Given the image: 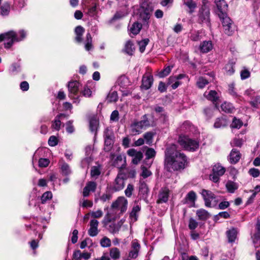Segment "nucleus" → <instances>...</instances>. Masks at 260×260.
<instances>
[{
  "label": "nucleus",
  "mask_w": 260,
  "mask_h": 260,
  "mask_svg": "<svg viewBox=\"0 0 260 260\" xmlns=\"http://www.w3.org/2000/svg\"><path fill=\"white\" fill-rule=\"evenodd\" d=\"M188 158L186 155L177 150V146L172 144L167 147L165 152V168L172 172L181 171L188 165Z\"/></svg>",
  "instance_id": "nucleus-1"
},
{
  "label": "nucleus",
  "mask_w": 260,
  "mask_h": 260,
  "mask_svg": "<svg viewBox=\"0 0 260 260\" xmlns=\"http://www.w3.org/2000/svg\"><path fill=\"white\" fill-rule=\"evenodd\" d=\"M151 125L146 115H144L140 121L134 120L130 125V133L132 135H139L142 129Z\"/></svg>",
  "instance_id": "nucleus-2"
},
{
  "label": "nucleus",
  "mask_w": 260,
  "mask_h": 260,
  "mask_svg": "<svg viewBox=\"0 0 260 260\" xmlns=\"http://www.w3.org/2000/svg\"><path fill=\"white\" fill-rule=\"evenodd\" d=\"M178 142L182 147L188 151H194L199 147V141L187 136H180Z\"/></svg>",
  "instance_id": "nucleus-3"
},
{
  "label": "nucleus",
  "mask_w": 260,
  "mask_h": 260,
  "mask_svg": "<svg viewBox=\"0 0 260 260\" xmlns=\"http://www.w3.org/2000/svg\"><path fill=\"white\" fill-rule=\"evenodd\" d=\"M80 83L77 81H72L68 83L69 97L73 101V103L79 104L80 95L79 92Z\"/></svg>",
  "instance_id": "nucleus-4"
},
{
  "label": "nucleus",
  "mask_w": 260,
  "mask_h": 260,
  "mask_svg": "<svg viewBox=\"0 0 260 260\" xmlns=\"http://www.w3.org/2000/svg\"><path fill=\"white\" fill-rule=\"evenodd\" d=\"M5 41L4 46L6 48H10L15 42H20L16 33L14 31H9L0 35V42Z\"/></svg>",
  "instance_id": "nucleus-5"
},
{
  "label": "nucleus",
  "mask_w": 260,
  "mask_h": 260,
  "mask_svg": "<svg viewBox=\"0 0 260 260\" xmlns=\"http://www.w3.org/2000/svg\"><path fill=\"white\" fill-rule=\"evenodd\" d=\"M127 200L124 197H119L112 204L111 208L120 211L119 214H123L127 210Z\"/></svg>",
  "instance_id": "nucleus-6"
},
{
  "label": "nucleus",
  "mask_w": 260,
  "mask_h": 260,
  "mask_svg": "<svg viewBox=\"0 0 260 260\" xmlns=\"http://www.w3.org/2000/svg\"><path fill=\"white\" fill-rule=\"evenodd\" d=\"M225 172V169L219 164L215 165L213 167L212 173L210 175V179L215 183L219 181L220 177Z\"/></svg>",
  "instance_id": "nucleus-7"
},
{
  "label": "nucleus",
  "mask_w": 260,
  "mask_h": 260,
  "mask_svg": "<svg viewBox=\"0 0 260 260\" xmlns=\"http://www.w3.org/2000/svg\"><path fill=\"white\" fill-rule=\"evenodd\" d=\"M199 21L208 26L210 25V10L205 5L202 6L199 10Z\"/></svg>",
  "instance_id": "nucleus-8"
},
{
  "label": "nucleus",
  "mask_w": 260,
  "mask_h": 260,
  "mask_svg": "<svg viewBox=\"0 0 260 260\" xmlns=\"http://www.w3.org/2000/svg\"><path fill=\"white\" fill-rule=\"evenodd\" d=\"M105 136V146L104 150L105 151H109L114 143V136L110 129L107 128L104 132Z\"/></svg>",
  "instance_id": "nucleus-9"
},
{
  "label": "nucleus",
  "mask_w": 260,
  "mask_h": 260,
  "mask_svg": "<svg viewBox=\"0 0 260 260\" xmlns=\"http://www.w3.org/2000/svg\"><path fill=\"white\" fill-rule=\"evenodd\" d=\"M214 3L217 9V13L218 16H225L227 14L228 5L224 0H215Z\"/></svg>",
  "instance_id": "nucleus-10"
},
{
  "label": "nucleus",
  "mask_w": 260,
  "mask_h": 260,
  "mask_svg": "<svg viewBox=\"0 0 260 260\" xmlns=\"http://www.w3.org/2000/svg\"><path fill=\"white\" fill-rule=\"evenodd\" d=\"M140 247V244L139 243L138 240H133L131 243V249L128 253V257L136 258L138 256Z\"/></svg>",
  "instance_id": "nucleus-11"
},
{
  "label": "nucleus",
  "mask_w": 260,
  "mask_h": 260,
  "mask_svg": "<svg viewBox=\"0 0 260 260\" xmlns=\"http://www.w3.org/2000/svg\"><path fill=\"white\" fill-rule=\"evenodd\" d=\"M153 82V76L149 73H146L143 77L141 88L147 90L151 87Z\"/></svg>",
  "instance_id": "nucleus-12"
},
{
  "label": "nucleus",
  "mask_w": 260,
  "mask_h": 260,
  "mask_svg": "<svg viewBox=\"0 0 260 260\" xmlns=\"http://www.w3.org/2000/svg\"><path fill=\"white\" fill-rule=\"evenodd\" d=\"M125 185L123 175L119 173L115 179L113 183V189L115 191H119L122 189Z\"/></svg>",
  "instance_id": "nucleus-13"
},
{
  "label": "nucleus",
  "mask_w": 260,
  "mask_h": 260,
  "mask_svg": "<svg viewBox=\"0 0 260 260\" xmlns=\"http://www.w3.org/2000/svg\"><path fill=\"white\" fill-rule=\"evenodd\" d=\"M170 190L168 188H162L158 195V199L156 201L158 204L166 203L169 199Z\"/></svg>",
  "instance_id": "nucleus-14"
},
{
  "label": "nucleus",
  "mask_w": 260,
  "mask_h": 260,
  "mask_svg": "<svg viewBox=\"0 0 260 260\" xmlns=\"http://www.w3.org/2000/svg\"><path fill=\"white\" fill-rule=\"evenodd\" d=\"M201 194L205 201V206H211L210 201L215 199V194L212 191L206 189H203Z\"/></svg>",
  "instance_id": "nucleus-15"
},
{
  "label": "nucleus",
  "mask_w": 260,
  "mask_h": 260,
  "mask_svg": "<svg viewBox=\"0 0 260 260\" xmlns=\"http://www.w3.org/2000/svg\"><path fill=\"white\" fill-rule=\"evenodd\" d=\"M204 95L209 101L212 102V103L215 105V108H217V102L219 96L217 92L215 90H210L209 92L206 91Z\"/></svg>",
  "instance_id": "nucleus-16"
},
{
  "label": "nucleus",
  "mask_w": 260,
  "mask_h": 260,
  "mask_svg": "<svg viewBox=\"0 0 260 260\" xmlns=\"http://www.w3.org/2000/svg\"><path fill=\"white\" fill-rule=\"evenodd\" d=\"M99 222L96 219H92L90 221V228L88 231V234L91 237H94L98 234V226Z\"/></svg>",
  "instance_id": "nucleus-17"
},
{
  "label": "nucleus",
  "mask_w": 260,
  "mask_h": 260,
  "mask_svg": "<svg viewBox=\"0 0 260 260\" xmlns=\"http://www.w3.org/2000/svg\"><path fill=\"white\" fill-rule=\"evenodd\" d=\"M59 164L60 172L62 175L68 176L71 174L72 171L69 165L65 162L62 159L60 160Z\"/></svg>",
  "instance_id": "nucleus-18"
},
{
  "label": "nucleus",
  "mask_w": 260,
  "mask_h": 260,
  "mask_svg": "<svg viewBox=\"0 0 260 260\" xmlns=\"http://www.w3.org/2000/svg\"><path fill=\"white\" fill-rule=\"evenodd\" d=\"M238 230L236 228H232L226 232V235L230 243H233L237 237Z\"/></svg>",
  "instance_id": "nucleus-19"
},
{
  "label": "nucleus",
  "mask_w": 260,
  "mask_h": 260,
  "mask_svg": "<svg viewBox=\"0 0 260 260\" xmlns=\"http://www.w3.org/2000/svg\"><path fill=\"white\" fill-rule=\"evenodd\" d=\"M96 188V184L93 181L88 182L83 189V195L84 197L89 196L90 191L93 192Z\"/></svg>",
  "instance_id": "nucleus-20"
},
{
  "label": "nucleus",
  "mask_w": 260,
  "mask_h": 260,
  "mask_svg": "<svg viewBox=\"0 0 260 260\" xmlns=\"http://www.w3.org/2000/svg\"><path fill=\"white\" fill-rule=\"evenodd\" d=\"M241 158L240 152L236 149H233L229 155V161L231 164H236Z\"/></svg>",
  "instance_id": "nucleus-21"
},
{
  "label": "nucleus",
  "mask_w": 260,
  "mask_h": 260,
  "mask_svg": "<svg viewBox=\"0 0 260 260\" xmlns=\"http://www.w3.org/2000/svg\"><path fill=\"white\" fill-rule=\"evenodd\" d=\"M125 164V157L121 155H117L113 162V165L119 169L124 168Z\"/></svg>",
  "instance_id": "nucleus-22"
},
{
  "label": "nucleus",
  "mask_w": 260,
  "mask_h": 260,
  "mask_svg": "<svg viewBox=\"0 0 260 260\" xmlns=\"http://www.w3.org/2000/svg\"><path fill=\"white\" fill-rule=\"evenodd\" d=\"M196 214L198 217V219L201 220H206L210 217V213L204 209L197 210Z\"/></svg>",
  "instance_id": "nucleus-23"
},
{
  "label": "nucleus",
  "mask_w": 260,
  "mask_h": 260,
  "mask_svg": "<svg viewBox=\"0 0 260 260\" xmlns=\"http://www.w3.org/2000/svg\"><path fill=\"white\" fill-rule=\"evenodd\" d=\"M213 46L211 41H204L201 44L200 49L203 53H207L211 50Z\"/></svg>",
  "instance_id": "nucleus-24"
},
{
  "label": "nucleus",
  "mask_w": 260,
  "mask_h": 260,
  "mask_svg": "<svg viewBox=\"0 0 260 260\" xmlns=\"http://www.w3.org/2000/svg\"><path fill=\"white\" fill-rule=\"evenodd\" d=\"M141 210V208L139 205L134 206L130 213L129 217L133 222L137 220L138 213Z\"/></svg>",
  "instance_id": "nucleus-25"
},
{
  "label": "nucleus",
  "mask_w": 260,
  "mask_h": 260,
  "mask_svg": "<svg viewBox=\"0 0 260 260\" xmlns=\"http://www.w3.org/2000/svg\"><path fill=\"white\" fill-rule=\"evenodd\" d=\"M75 32L76 35V41L78 43H81L82 40V36L84 32V28L80 25L78 26L75 28Z\"/></svg>",
  "instance_id": "nucleus-26"
},
{
  "label": "nucleus",
  "mask_w": 260,
  "mask_h": 260,
  "mask_svg": "<svg viewBox=\"0 0 260 260\" xmlns=\"http://www.w3.org/2000/svg\"><path fill=\"white\" fill-rule=\"evenodd\" d=\"M109 254L113 259L117 260L120 257L121 252L118 248L112 247L110 249Z\"/></svg>",
  "instance_id": "nucleus-27"
},
{
  "label": "nucleus",
  "mask_w": 260,
  "mask_h": 260,
  "mask_svg": "<svg viewBox=\"0 0 260 260\" xmlns=\"http://www.w3.org/2000/svg\"><path fill=\"white\" fill-rule=\"evenodd\" d=\"M117 83L121 87L125 88L129 85V80L126 76H121L118 79Z\"/></svg>",
  "instance_id": "nucleus-28"
},
{
  "label": "nucleus",
  "mask_w": 260,
  "mask_h": 260,
  "mask_svg": "<svg viewBox=\"0 0 260 260\" xmlns=\"http://www.w3.org/2000/svg\"><path fill=\"white\" fill-rule=\"evenodd\" d=\"M142 28V25L141 23L138 22H135L133 24L132 26L129 28V31L131 34L134 35H137L140 31Z\"/></svg>",
  "instance_id": "nucleus-29"
},
{
  "label": "nucleus",
  "mask_w": 260,
  "mask_h": 260,
  "mask_svg": "<svg viewBox=\"0 0 260 260\" xmlns=\"http://www.w3.org/2000/svg\"><path fill=\"white\" fill-rule=\"evenodd\" d=\"M134 50L135 47L133 42L131 41H127L124 47L125 52L129 55H133Z\"/></svg>",
  "instance_id": "nucleus-30"
},
{
  "label": "nucleus",
  "mask_w": 260,
  "mask_h": 260,
  "mask_svg": "<svg viewBox=\"0 0 260 260\" xmlns=\"http://www.w3.org/2000/svg\"><path fill=\"white\" fill-rule=\"evenodd\" d=\"M0 13L3 16L9 14L10 10V6L8 3H5L3 5L0 4Z\"/></svg>",
  "instance_id": "nucleus-31"
},
{
  "label": "nucleus",
  "mask_w": 260,
  "mask_h": 260,
  "mask_svg": "<svg viewBox=\"0 0 260 260\" xmlns=\"http://www.w3.org/2000/svg\"><path fill=\"white\" fill-rule=\"evenodd\" d=\"M221 110L226 113H232L234 110V108L232 104L230 103L224 102L221 105Z\"/></svg>",
  "instance_id": "nucleus-32"
},
{
  "label": "nucleus",
  "mask_w": 260,
  "mask_h": 260,
  "mask_svg": "<svg viewBox=\"0 0 260 260\" xmlns=\"http://www.w3.org/2000/svg\"><path fill=\"white\" fill-rule=\"evenodd\" d=\"M183 4L189 8L190 13H192L197 7V4L192 0H184Z\"/></svg>",
  "instance_id": "nucleus-33"
},
{
  "label": "nucleus",
  "mask_w": 260,
  "mask_h": 260,
  "mask_svg": "<svg viewBox=\"0 0 260 260\" xmlns=\"http://www.w3.org/2000/svg\"><path fill=\"white\" fill-rule=\"evenodd\" d=\"M227 124L226 120L223 118H218L216 119L214 126L215 128H221L224 127Z\"/></svg>",
  "instance_id": "nucleus-34"
},
{
  "label": "nucleus",
  "mask_w": 260,
  "mask_h": 260,
  "mask_svg": "<svg viewBox=\"0 0 260 260\" xmlns=\"http://www.w3.org/2000/svg\"><path fill=\"white\" fill-rule=\"evenodd\" d=\"M99 125V122L95 119H91L89 122V128L91 132L94 133L95 134L96 133L98 127Z\"/></svg>",
  "instance_id": "nucleus-35"
},
{
  "label": "nucleus",
  "mask_w": 260,
  "mask_h": 260,
  "mask_svg": "<svg viewBox=\"0 0 260 260\" xmlns=\"http://www.w3.org/2000/svg\"><path fill=\"white\" fill-rule=\"evenodd\" d=\"M62 115H63L62 114H59L56 117L55 120H54V121L52 124V128L53 129H54L56 131H59L60 129V125H61V121L59 120V118Z\"/></svg>",
  "instance_id": "nucleus-36"
},
{
  "label": "nucleus",
  "mask_w": 260,
  "mask_h": 260,
  "mask_svg": "<svg viewBox=\"0 0 260 260\" xmlns=\"http://www.w3.org/2000/svg\"><path fill=\"white\" fill-rule=\"evenodd\" d=\"M52 198V193L51 191H46L44 192L41 198V203L43 204H45L48 201L50 200Z\"/></svg>",
  "instance_id": "nucleus-37"
},
{
  "label": "nucleus",
  "mask_w": 260,
  "mask_h": 260,
  "mask_svg": "<svg viewBox=\"0 0 260 260\" xmlns=\"http://www.w3.org/2000/svg\"><path fill=\"white\" fill-rule=\"evenodd\" d=\"M139 192L143 196H146L148 192V188L144 182H140L139 186Z\"/></svg>",
  "instance_id": "nucleus-38"
},
{
  "label": "nucleus",
  "mask_w": 260,
  "mask_h": 260,
  "mask_svg": "<svg viewBox=\"0 0 260 260\" xmlns=\"http://www.w3.org/2000/svg\"><path fill=\"white\" fill-rule=\"evenodd\" d=\"M226 187L229 192L234 193L235 191L238 188L237 184L232 181H229L226 184Z\"/></svg>",
  "instance_id": "nucleus-39"
},
{
  "label": "nucleus",
  "mask_w": 260,
  "mask_h": 260,
  "mask_svg": "<svg viewBox=\"0 0 260 260\" xmlns=\"http://www.w3.org/2000/svg\"><path fill=\"white\" fill-rule=\"evenodd\" d=\"M208 83L209 81L203 77L199 78L198 81H197V85L200 88H204Z\"/></svg>",
  "instance_id": "nucleus-40"
},
{
  "label": "nucleus",
  "mask_w": 260,
  "mask_h": 260,
  "mask_svg": "<svg viewBox=\"0 0 260 260\" xmlns=\"http://www.w3.org/2000/svg\"><path fill=\"white\" fill-rule=\"evenodd\" d=\"M197 196L196 193L193 191H189L185 197L186 202L188 201L192 203H194Z\"/></svg>",
  "instance_id": "nucleus-41"
},
{
  "label": "nucleus",
  "mask_w": 260,
  "mask_h": 260,
  "mask_svg": "<svg viewBox=\"0 0 260 260\" xmlns=\"http://www.w3.org/2000/svg\"><path fill=\"white\" fill-rule=\"evenodd\" d=\"M117 100L118 95L116 91L110 92L107 98V100L109 103L115 102Z\"/></svg>",
  "instance_id": "nucleus-42"
},
{
  "label": "nucleus",
  "mask_w": 260,
  "mask_h": 260,
  "mask_svg": "<svg viewBox=\"0 0 260 260\" xmlns=\"http://www.w3.org/2000/svg\"><path fill=\"white\" fill-rule=\"evenodd\" d=\"M86 50L89 51L92 48V38L90 33L86 35V40L85 45Z\"/></svg>",
  "instance_id": "nucleus-43"
},
{
  "label": "nucleus",
  "mask_w": 260,
  "mask_h": 260,
  "mask_svg": "<svg viewBox=\"0 0 260 260\" xmlns=\"http://www.w3.org/2000/svg\"><path fill=\"white\" fill-rule=\"evenodd\" d=\"M154 133L151 132H147L144 135V139L145 140L146 144L150 145L152 143V139Z\"/></svg>",
  "instance_id": "nucleus-44"
},
{
  "label": "nucleus",
  "mask_w": 260,
  "mask_h": 260,
  "mask_svg": "<svg viewBox=\"0 0 260 260\" xmlns=\"http://www.w3.org/2000/svg\"><path fill=\"white\" fill-rule=\"evenodd\" d=\"M172 66H168L165 68L163 70L159 72L158 75L160 78H163L167 76H168L169 73L171 72V71L172 69Z\"/></svg>",
  "instance_id": "nucleus-45"
},
{
  "label": "nucleus",
  "mask_w": 260,
  "mask_h": 260,
  "mask_svg": "<svg viewBox=\"0 0 260 260\" xmlns=\"http://www.w3.org/2000/svg\"><path fill=\"white\" fill-rule=\"evenodd\" d=\"M222 22V24L224 27V25H230L232 23V20L227 15V14H225V16L222 15L219 16Z\"/></svg>",
  "instance_id": "nucleus-46"
},
{
  "label": "nucleus",
  "mask_w": 260,
  "mask_h": 260,
  "mask_svg": "<svg viewBox=\"0 0 260 260\" xmlns=\"http://www.w3.org/2000/svg\"><path fill=\"white\" fill-rule=\"evenodd\" d=\"M253 243L255 248L258 247L260 246V234H254L252 237Z\"/></svg>",
  "instance_id": "nucleus-47"
},
{
  "label": "nucleus",
  "mask_w": 260,
  "mask_h": 260,
  "mask_svg": "<svg viewBox=\"0 0 260 260\" xmlns=\"http://www.w3.org/2000/svg\"><path fill=\"white\" fill-rule=\"evenodd\" d=\"M101 174V170L99 167L93 166L91 168L90 174L91 177L96 178Z\"/></svg>",
  "instance_id": "nucleus-48"
},
{
  "label": "nucleus",
  "mask_w": 260,
  "mask_h": 260,
  "mask_svg": "<svg viewBox=\"0 0 260 260\" xmlns=\"http://www.w3.org/2000/svg\"><path fill=\"white\" fill-rule=\"evenodd\" d=\"M149 40L148 39H145L140 42H139L138 44L139 46V50L141 52H143L145 50L146 46L148 44Z\"/></svg>",
  "instance_id": "nucleus-49"
},
{
  "label": "nucleus",
  "mask_w": 260,
  "mask_h": 260,
  "mask_svg": "<svg viewBox=\"0 0 260 260\" xmlns=\"http://www.w3.org/2000/svg\"><path fill=\"white\" fill-rule=\"evenodd\" d=\"M218 109L217 106V108H215V107L214 108L207 107L204 109V112L207 117H208V118H211L213 115L214 110L215 109Z\"/></svg>",
  "instance_id": "nucleus-50"
},
{
  "label": "nucleus",
  "mask_w": 260,
  "mask_h": 260,
  "mask_svg": "<svg viewBox=\"0 0 260 260\" xmlns=\"http://www.w3.org/2000/svg\"><path fill=\"white\" fill-rule=\"evenodd\" d=\"M134 190V185L132 184H128L124 191L125 196L128 198H130L132 195Z\"/></svg>",
  "instance_id": "nucleus-51"
},
{
  "label": "nucleus",
  "mask_w": 260,
  "mask_h": 260,
  "mask_svg": "<svg viewBox=\"0 0 260 260\" xmlns=\"http://www.w3.org/2000/svg\"><path fill=\"white\" fill-rule=\"evenodd\" d=\"M225 69L226 73L231 75L234 73V64L233 63L229 62L225 65Z\"/></svg>",
  "instance_id": "nucleus-52"
},
{
  "label": "nucleus",
  "mask_w": 260,
  "mask_h": 260,
  "mask_svg": "<svg viewBox=\"0 0 260 260\" xmlns=\"http://www.w3.org/2000/svg\"><path fill=\"white\" fill-rule=\"evenodd\" d=\"M156 152L154 149L152 148H148L146 151V159H150L154 157L155 156Z\"/></svg>",
  "instance_id": "nucleus-53"
},
{
  "label": "nucleus",
  "mask_w": 260,
  "mask_h": 260,
  "mask_svg": "<svg viewBox=\"0 0 260 260\" xmlns=\"http://www.w3.org/2000/svg\"><path fill=\"white\" fill-rule=\"evenodd\" d=\"M250 73L248 69L244 68L240 73V76L242 80H245L250 77Z\"/></svg>",
  "instance_id": "nucleus-54"
},
{
  "label": "nucleus",
  "mask_w": 260,
  "mask_h": 260,
  "mask_svg": "<svg viewBox=\"0 0 260 260\" xmlns=\"http://www.w3.org/2000/svg\"><path fill=\"white\" fill-rule=\"evenodd\" d=\"M112 198V194L109 191L103 193L100 198L101 201L103 202L108 201Z\"/></svg>",
  "instance_id": "nucleus-55"
},
{
  "label": "nucleus",
  "mask_w": 260,
  "mask_h": 260,
  "mask_svg": "<svg viewBox=\"0 0 260 260\" xmlns=\"http://www.w3.org/2000/svg\"><path fill=\"white\" fill-rule=\"evenodd\" d=\"M243 124L241 120L237 119L235 117L233 119L231 127L232 128H240Z\"/></svg>",
  "instance_id": "nucleus-56"
},
{
  "label": "nucleus",
  "mask_w": 260,
  "mask_h": 260,
  "mask_svg": "<svg viewBox=\"0 0 260 260\" xmlns=\"http://www.w3.org/2000/svg\"><path fill=\"white\" fill-rule=\"evenodd\" d=\"M233 23L230 25H224V31L225 34L228 36H231L234 32V29L233 28Z\"/></svg>",
  "instance_id": "nucleus-57"
},
{
  "label": "nucleus",
  "mask_w": 260,
  "mask_h": 260,
  "mask_svg": "<svg viewBox=\"0 0 260 260\" xmlns=\"http://www.w3.org/2000/svg\"><path fill=\"white\" fill-rule=\"evenodd\" d=\"M248 173L250 175L254 178H256L259 176L260 171L258 169L253 168L249 169Z\"/></svg>",
  "instance_id": "nucleus-58"
},
{
  "label": "nucleus",
  "mask_w": 260,
  "mask_h": 260,
  "mask_svg": "<svg viewBox=\"0 0 260 260\" xmlns=\"http://www.w3.org/2000/svg\"><path fill=\"white\" fill-rule=\"evenodd\" d=\"M198 225V222L196 220L192 218H190L188 224L189 229L193 230L197 228Z\"/></svg>",
  "instance_id": "nucleus-59"
},
{
  "label": "nucleus",
  "mask_w": 260,
  "mask_h": 260,
  "mask_svg": "<svg viewBox=\"0 0 260 260\" xmlns=\"http://www.w3.org/2000/svg\"><path fill=\"white\" fill-rule=\"evenodd\" d=\"M101 245L103 247H109L111 245V241L109 238L105 237L101 240Z\"/></svg>",
  "instance_id": "nucleus-60"
},
{
  "label": "nucleus",
  "mask_w": 260,
  "mask_h": 260,
  "mask_svg": "<svg viewBox=\"0 0 260 260\" xmlns=\"http://www.w3.org/2000/svg\"><path fill=\"white\" fill-rule=\"evenodd\" d=\"M58 144V140L54 136H51L48 140V144L50 146H55Z\"/></svg>",
  "instance_id": "nucleus-61"
},
{
  "label": "nucleus",
  "mask_w": 260,
  "mask_h": 260,
  "mask_svg": "<svg viewBox=\"0 0 260 260\" xmlns=\"http://www.w3.org/2000/svg\"><path fill=\"white\" fill-rule=\"evenodd\" d=\"M141 169L142 171L141 176L144 178L150 176L152 174L151 172L144 166L141 167Z\"/></svg>",
  "instance_id": "nucleus-62"
},
{
  "label": "nucleus",
  "mask_w": 260,
  "mask_h": 260,
  "mask_svg": "<svg viewBox=\"0 0 260 260\" xmlns=\"http://www.w3.org/2000/svg\"><path fill=\"white\" fill-rule=\"evenodd\" d=\"M140 17L144 22L147 23V21L150 18V14L146 12H141L140 15Z\"/></svg>",
  "instance_id": "nucleus-63"
},
{
  "label": "nucleus",
  "mask_w": 260,
  "mask_h": 260,
  "mask_svg": "<svg viewBox=\"0 0 260 260\" xmlns=\"http://www.w3.org/2000/svg\"><path fill=\"white\" fill-rule=\"evenodd\" d=\"M251 106L254 108H257L260 105V96H256L251 102Z\"/></svg>",
  "instance_id": "nucleus-64"
}]
</instances>
